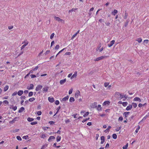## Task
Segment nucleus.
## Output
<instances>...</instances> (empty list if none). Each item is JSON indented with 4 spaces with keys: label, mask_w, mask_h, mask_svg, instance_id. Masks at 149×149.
Returning <instances> with one entry per match:
<instances>
[{
    "label": "nucleus",
    "mask_w": 149,
    "mask_h": 149,
    "mask_svg": "<svg viewBox=\"0 0 149 149\" xmlns=\"http://www.w3.org/2000/svg\"><path fill=\"white\" fill-rule=\"evenodd\" d=\"M117 13L118 11L117 10L115 9L114 10L113 12H112L111 14L113 15H115V14Z\"/></svg>",
    "instance_id": "obj_22"
},
{
    "label": "nucleus",
    "mask_w": 149,
    "mask_h": 149,
    "mask_svg": "<svg viewBox=\"0 0 149 149\" xmlns=\"http://www.w3.org/2000/svg\"><path fill=\"white\" fill-rule=\"evenodd\" d=\"M34 86L33 84H30L29 86H28L27 89L30 90L33 89V88Z\"/></svg>",
    "instance_id": "obj_12"
},
{
    "label": "nucleus",
    "mask_w": 149,
    "mask_h": 149,
    "mask_svg": "<svg viewBox=\"0 0 149 149\" xmlns=\"http://www.w3.org/2000/svg\"><path fill=\"white\" fill-rule=\"evenodd\" d=\"M100 57H98L97 58H96L95 59H94V61H99V60H101L100 59Z\"/></svg>",
    "instance_id": "obj_46"
},
{
    "label": "nucleus",
    "mask_w": 149,
    "mask_h": 149,
    "mask_svg": "<svg viewBox=\"0 0 149 149\" xmlns=\"http://www.w3.org/2000/svg\"><path fill=\"white\" fill-rule=\"evenodd\" d=\"M123 117L122 116H120L118 120L119 121H122L123 120Z\"/></svg>",
    "instance_id": "obj_52"
},
{
    "label": "nucleus",
    "mask_w": 149,
    "mask_h": 149,
    "mask_svg": "<svg viewBox=\"0 0 149 149\" xmlns=\"http://www.w3.org/2000/svg\"><path fill=\"white\" fill-rule=\"evenodd\" d=\"M101 141H105L104 137V136H102L101 137Z\"/></svg>",
    "instance_id": "obj_39"
},
{
    "label": "nucleus",
    "mask_w": 149,
    "mask_h": 149,
    "mask_svg": "<svg viewBox=\"0 0 149 149\" xmlns=\"http://www.w3.org/2000/svg\"><path fill=\"white\" fill-rule=\"evenodd\" d=\"M128 22H129V21H128V20H127V21L125 22V24L124 26L125 27H126L127 26Z\"/></svg>",
    "instance_id": "obj_43"
},
{
    "label": "nucleus",
    "mask_w": 149,
    "mask_h": 149,
    "mask_svg": "<svg viewBox=\"0 0 149 149\" xmlns=\"http://www.w3.org/2000/svg\"><path fill=\"white\" fill-rule=\"evenodd\" d=\"M97 102H95L93 103L91 105V107L92 108H97Z\"/></svg>",
    "instance_id": "obj_3"
},
{
    "label": "nucleus",
    "mask_w": 149,
    "mask_h": 149,
    "mask_svg": "<svg viewBox=\"0 0 149 149\" xmlns=\"http://www.w3.org/2000/svg\"><path fill=\"white\" fill-rule=\"evenodd\" d=\"M37 122L35 121V122H31V124L32 125H34L36 124H37Z\"/></svg>",
    "instance_id": "obj_45"
},
{
    "label": "nucleus",
    "mask_w": 149,
    "mask_h": 149,
    "mask_svg": "<svg viewBox=\"0 0 149 149\" xmlns=\"http://www.w3.org/2000/svg\"><path fill=\"white\" fill-rule=\"evenodd\" d=\"M54 35V33H53L50 36V37L51 39H52L53 38Z\"/></svg>",
    "instance_id": "obj_51"
},
{
    "label": "nucleus",
    "mask_w": 149,
    "mask_h": 149,
    "mask_svg": "<svg viewBox=\"0 0 149 149\" xmlns=\"http://www.w3.org/2000/svg\"><path fill=\"white\" fill-rule=\"evenodd\" d=\"M61 139V136H58L56 138V141L58 142L60 141Z\"/></svg>",
    "instance_id": "obj_27"
},
{
    "label": "nucleus",
    "mask_w": 149,
    "mask_h": 149,
    "mask_svg": "<svg viewBox=\"0 0 149 149\" xmlns=\"http://www.w3.org/2000/svg\"><path fill=\"white\" fill-rule=\"evenodd\" d=\"M8 86L7 85H6L4 88V91H7L8 89Z\"/></svg>",
    "instance_id": "obj_30"
},
{
    "label": "nucleus",
    "mask_w": 149,
    "mask_h": 149,
    "mask_svg": "<svg viewBox=\"0 0 149 149\" xmlns=\"http://www.w3.org/2000/svg\"><path fill=\"white\" fill-rule=\"evenodd\" d=\"M42 114V112L41 111H38L37 112V114L38 116Z\"/></svg>",
    "instance_id": "obj_56"
},
{
    "label": "nucleus",
    "mask_w": 149,
    "mask_h": 149,
    "mask_svg": "<svg viewBox=\"0 0 149 149\" xmlns=\"http://www.w3.org/2000/svg\"><path fill=\"white\" fill-rule=\"evenodd\" d=\"M109 83L105 82L104 83V84L105 87H107L109 85Z\"/></svg>",
    "instance_id": "obj_47"
},
{
    "label": "nucleus",
    "mask_w": 149,
    "mask_h": 149,
    "mask_svg": "<svg viewBox=\"0 0 149 149\" xmlns=\"http://www.w3.org/2000/svg\"><path fill=\"white\" fill-rule=\"evenodd\" d=\"M123 97H125V99H127V97L125 95H122V96H120V99H122Z\"/></svg>",
    "instance_id": "obj_28"
},
{
    "label": "nucleus",
    "mask_w": 149,
    "mask_h": 149,
    "mask_svg": "<svg viewBox=\"0 0 149 149\" xmlns=\"http://www.w3.org/2000/svg\"><path fill=\"white\" fill-rule=\"evenodd\" d=\"M23 93V91L22 90L19 91L17 93L18 95L19 96L21 95Z\"/></svg>",
    "instance_id": "obj_16"
},
{
    "label": "nucleus",
    "mask_w": 149,
    "mask_h": 149,
    "mask_svg": "<svg viewBox=\"0 0 149 149\" xmlns=\"http://www.w3.org/2000/svg\"><path fill=\"white\" fill-rule=\"evenodd\" d=\"M77 33H75V34H74L73 36L71 38V40H72L74 39V38L77 35Z\"/></svg>",
    "instance_id": "obj_48"
},
{
    "label": "nucleus",
    "mask_w": 149,
    "mask_h": 149,
    "mask_svg": "<svg viewBox=\"0 0 149 149\" xmlns=\"http://www.w3.org/2000/svg\"><path fill=\"white\" fill-rule=\"evenodd\" d=\"M59 102L58 100L56 101L55 102V103L56 105H58L59 104Z\"/></svg>",
    "instance_id": "obj_55"
},
{
    "label": "nucleus",
    "mask_w": 149,
    "mask_h": 149,
    "mask_svg": "<svg viewBox=\"0 0 149 149\" xmlns=\"http://www.w3.org/2000/svg\"><path fill=\"white\" fill-rule=\"evenodd\" d=\"M112 137L113 139H116L117 138V135L116 134H113L112 135Z\"/></svg>",
    "instance_id": "obj_32"
},
{
    "label": "nucleus",
    "mask_w": 149,
    "mask_h": 149,
    "mask_svg": "<svg viewBox=\"0 0 149 149\" xmlns=\"http://www.w3.org/2000/svg\"><path fill=\"white\" fill-rule=\"evenodd\" d=\"M74 101V98L73 97H70L69 101L70 102H73Z\"/></svg>",
    "instance_id": "obj_31"
},
{
    "label": "nucleus",
    "mask_w": 149,
    "mask_h": 149,
    "mask_svg": "<svg viewBox=\"0 0 149 149\" xmlns=\"http://www.w3.org/2000/svg\"><path fill=\"white\" fill-rule=\"evenodd\" d=\"M128 146V144L127 143L125 145V146H124L123 147V149H127V148Z\"/></svg>",
    "instance_id": "obj_36"
},
{
    "label": "nucleus",
    "mask_w": 149,
    "mask_h": 149,
    "mask_svg": "<svg viewBox=\"0 0 149 149\" xmlns=\"http://www.w3.org/2000/svg\"><path fill=\"white\" fill-rule=\"evenodd\" d=\"M59 48V45H57L55 47V49L56 50L58 49Z\"/></svg>",
    "instance_id": "obj_50"
},
{
    "label": "nucleus",
    "mask_w": 149,
    "mask_h": 149,
    "mask_svg": "<svg viewBox=\"0 0 149 149\" xmlns=\"http://www.w3.org/2000/svg\"><path fill=\"white\" fill-rule=\"evenodd\" d=\"M65 48H63V49H62L61 50V51H60L58 52V53L57 54V55H58L60 53H61V52H63L65 49Z\"/></svg>",
    "instance_id": "obj_60"
},
{
    "label": "nucleus",
    "mask_w": 149,
    "mask_h": 149,
    "mask_svg": "<svg viewBox=\"0 0 149 149\" xmlns=\"http://www.w3.org/2000/svg\"><path fill=\"white\" fill-rule=\"evenodd\" d=\"M77 9V8H72L71 10H69V12H72L73 11H75V10H76Z\"/></svg>",
    "instance_id": "obj_38"
},
{
    "label": "nucleus",
    "mask_w": 149,
    "mask_h": 149,
    "mask_svg": "<svg viewBox=\"0 0 149 149\" xmlns=\"http://www.w3.org/2000/svg\"><path fill=\"white\" fill-rule=\"evenodd\" d=\"M24 108L23 107H22L18 111V112L19 113H22V112H23L24 110Z\"/></svg>",
    "instance_id": "obj_18"
},
{
    "label": "nucleus",
    "mask_w": 149,
    "mask_h": 149,
    "mask_svg": "<svg viewBox=\"0 0 149 149\" xmlns=\"http://www.w3.org/2000/svg\"><path fill=\"white\" fill-rule=\"evenodd\" d=\"M134 100L135 101H139V102H141V100L140 99L139 97H135L134 98Z\"/></svg>",
    "instance_id": "obj_10"
},
{
    "label": "nucleus",
    "mask_w": 149,
    "mask_h": 149,
    "mask_svg": "<svg viewBox=\"0 0 149 149\" xmlns=\"http://www.w3.org/2000/svg\"><path fill=\"white\" fill-rule=\"evenodd\" d=\"M54 19L56 21H62L63 20L62 19H61L59 17H57L56 16L54 17Z\"/></svg>",
    "instance_id": "obj_19"
},
{
    "label": "nucleus",
    "mask_w": 149,
    "mask_h": 149,
    "mask_svg": "<svg viewBox=\"0 0 149 149\" xmlns=\"http://www.w3.org/2000/svg\"><path fill=\"white\" fill-rule=\"evenodd\" d=\"M27 120L29 122H31L34 120V119L28 117L27 119Z\"/></svg>",
    "instance_id": "obj_26"
},
{
    "label": "nucleus",
    "mask_w": 149,
    "mask_h": 149,
    "mask_svg": "<svg viewBox=\"0 0 149 149\" xmlns=\"http://www.w3.org/2000/svg\"><path fill=\"white\" fill-rule=\"evenodd\" d=\"M33 92H30L29 93V97H30L31 96L33 95Z\"/></svg>",
    "instance_id": "obj_42"
},
{
    "label": "nucleus",
    "mask_w": 149,
    "mask_h": 149,
    "mask_svg": "<svg viewBox=\"0 0 149 149\" xmlns=\"http://www.w3.org/2000/svg\"><path fill=\"white\" fill-rule=\"evenodd\" d=\"M48 100L51 103H52L54 101V99L53 97L51 98L49 97L48 98Z\"/></svg>",
    "instance_id": "obj_11"
},
{
    "label": "nucleus",
    "mask_w": 149,
    "mask_h": 149,
    "mask_svg": "<svg viewBox=\"0 0 149 149\" xmlns=\"http://www.w3.org/2000/svg\"><path fill=\"white\" fill-rule=\"evenodd\" d=\"M130 113L129 112H126L124 113L123 115L125 116V118H127L128 116Z\"/></svg>",
    "instance_id": "obj_17"
},
{
    "label": "nucleus",
    "mask_w": 149,
    "mask_h": 149,
    "mask_svg": "<svg viewBox=\"0 0 149 149\" xmlns=\"http://www.w3.org/2000/svg\"><path fill=\"white\" fill-rule=\"evenodd\" d=\"M46 137V136L44 134H42L41 137L42 138H44Z\"/></svg>",
    "instance_id": "obj_53"
},
{
    "label": "nucleus",
    "mask_w": 149,
    "mask_h": 149,
    "mask_svg": "<svg viewBox=\"0 0 149 149\" xmlns=\"http://www.w3.org/2000/svg\"><path fill=\"white\" fill-rule=\"evenodd\" d=\"M132 107V105L130 104L128 105L126 108V110L127 111L130 110Z\"/></svg>",
    "instance_id": "obj_8"
},
{
    "label": "nucleus",
    "mask_w": 149,
    "mask_h": 149,
    "mask_svg": "<svg viewBox=\"0 0 149 149\" xmlns=\"http://www.w3.org/2000/svg\"><path fill=\"white\" fill-rule=\"evenodd\" d=\"M127 16H128L127 13H126L125 12V15H124V19H126L127 17Z\"/></svg>",
    "instance_id": "obj_35"
},
{
    "label": "nucleus",
    "mask_w": 149,
    "mask_h": 149,
    "mask_svg": "<svg viewBox=\"0 0 149 149\" xmlns=\"http://www.w3.org/2000/svg\"><path fill=\"white\" fill-rule=\"evenodd\" d=\"M49 88V87L47 86H46L43 88L42 89L43 92L44 93L47 92L48 91Z\"/></svg>",
    "instance_id": "obj_6"
},
{
    "label": "nucleus",
    "mask_w": 149,
    "mask_h": 149,
    "mask_svg": "<svg viewBox=\"0 0 149 149\" xmlns=\"http://www.w3.org/2000/svg\"><path fill=\"white\" fill-rule=\"evenodd\" d=\"M88 114H89V112H86V113L85 114H84L83 115V116L84 117H85L86 116H88Z\"/></svg>",
    "instance_id": "obj_40"
},
{
    "label": "nucleus",
    "mask_w": 149,
    "mask_h": 149,
    "mask_svg": "<svg viewBox=\"0 0 149 149\" xmlns=\"http://www.w3.org/2000/svg\"><path fill=\"white\" fill-rule=\"evenodd\" d=\"M3 102L4 103L6 104H8V102L7 100H4L3 101Z\"/></svg>",
    "instance_id": "obj_64"
},
{
    "label": "nucleus",
    "mask_w": 149,
    "mask_h": 149,
    "mask_svg": "<svg viewBox=\"0 0 149 149\" xmlns=\"http://www.w3.org/2000/svg\"><path fill=\"white\" fill-rule=\"evenodd\" d=\"M89 119V118H87L85 119H84L83 120H82V122L83 123H84V122H85L86 121L88 120Z\"/></svg>",
    "instance_id": "obj_49"
},
{
    "label": "nucleus",
    "mask_w": 149,
    "mask_h": 149,
    "mask_svg": "<svg viewBox=\"0 0 149 149\" xmlns=\"http://www.w3.org/2000/svg\"><path fill=\"white\" fill-rule=\"evenodd\" d=\"M110 103V102L108 101H106L104 102L103 103V105H109Z\"/></svg>",
    "instance_id": "obj_21"
},
{
    "label": "nucleus",
    "mask_w": 149,
    "mask_h": 149,
    "mask_svg": "<svg viewBox=\"0 0 149 149\" xmlns=\"http://www.w3.org/2000/svg\"><path fill=\"white\" fill-rule=\"evenodd\" d=\"M31 78H34L36 77V76L34 74H31Z\"/></svg>",
    "instance_id": "obj_62"
},
{
    "label": "nucleus",
    "mask_w": 149,
    "mask_h": 149,
    "mask_svg": "<svg viewBox=\"0 0 149 149\" xmlns=\"http://www.w3.org/2000/svg\"><path fill=\"white\" fill-rule=\"evenodd\" d=\"M42 87V86L40 85H38L36 88V91H38L39 90L41 89Z\"/></svg>",
    "instance_id": "obj_4"
},
{
    "label": "nucleus",
    "mask_w": 149,
    "mask_h": 149,
    "mask_svg": "<svg viewBox=\"0 0 149 149\" xmlns=\"http://www.w3.org/2000/svg\"><path fill=\"white\" fill-rule=\"evenodd\" d=\"M115 96L117 98H120V96H122V94L119 92H116L115 94Z\"/></svg>",
    "instance_id": "obj_2"
},
{
    "label": "nucleus",
    "mask_w": 149,
    "mask_h": 149,
    "mask_svg": "<svg viewBox=\"0 0 149 149\" xmlns=\"http://www.w3.org/2000/svg\"><path fill=\"white\" fill-rule=\"evenodd\" d=\"M55 139V137L54 136H51L49 137L48 139V140L49 141H51L52 139Z\"/></svg>",
    "instance_id": "obj_15"
},
{
    "label": "nucleus",
    "mask_w": 149,
    "mask_h": 149,
    "mask_svg": "<svg viewBox=\"0 0 149 149\" xmlns=\"http://www.w3.org/2000/svg\"><path fill=\"white\" fill-rule=\"evenodd\" d=\"M136 40L138 41L139 43H141L142 42V40L141 38H137Z\"/></svg>",
    "instance_id": "obj_29"
},
{
    "label": "nucleus",
    "mask_w": 149,
    "mask_h": 149,
    "mask_svg": "<svg viewBox=\"0 0 149 149\" xmlns=\"http://www.w3.org/2000/svg\"><path fill=\"white\" fill-rule=\"evenodd\" d=\"M71 54V53L70 52H67L65 53V55H70Z\"/></svg>",
    "instance_id": "obj_63"
},
{
    "label": "nucleus",
    "mask_w": 149,
    "mask_h": 149,
    "mask_svg": "<svg viewBox=\"0 0 149 149\" xmlns=\"http://www.w3.org/2000/svg\"><path fill=\"white\" fill-rule=\"evenodd\" d=\"M28 136L26 135V136H24L23 137V138L25 139H27L28 138Z\"/></svg>",
    "instance_id": "obj_54"
},
{
    "label": "nucleus",
    "mask_w": 149,
    "mask_h": 149,
    "mask_svg": "<svg viewBox=\"0 0 149 149\" xmlns=\"http://www.w3.org/2000/svg\"><path fill=\"white\" fill-rule=\"evenodd\" d=\"M132 104L133 107L134 108H136L137 106V104L136 103L133 102L132 103Z\"/></svg>",
    "instance_id": "obj_37"
},
{
    "label": "nucleus",
    "mask_w": 149,
    "mask_h": 149,
    "mask_svg": "<svg viewBox=\"0 0 149 149\" xmlns=\"http://www.w3.org/2000/svg\"><path fill=\"white\" fill-rule=\"evenodd\" d=\"M80 95V93L79 91V90H77L76 92V93L75 94V97L76 98H77L78 96Z\"/></svg>",
    "instance_id": "obj_9"
},
{
    "label": "nucleus",
    "mask_w": 149,
    "mask_h": 149,
    "mask_svg": "<svg viewBox=\"0 0 149 149\" xmlns=\"http://www.w3.org/2000/svg\"><path fill=\"white\" fill-rule=\"evenodd\" d=\"M19 130L18 129H15V130H13V132L14 133L16 132H18Z\"/></svg>",
    "instance_id": "obj_41"
},
{
    "label": "nucleus",
    "mask_w": 149,
    "mask_h": 149,
    "mask_svg": "<svg viewBox=\"0 0 149 149\" xmlns=\"http://www.w3.org/2000/svg\"><path fill=\"white\" fill-rule=\"evenodd\" d=\"M69 96H67L66 97H64L62 99V100L63 101H66L68 100L69 98Z\"/></svg>",
    "instance_id": "obj_20"
},
{
    "label": "nucleus",
    "mask_w": 149,
    "mask_h": 149,
    "mask_svg": "<svg viewBox=\"0 0 149 149\" xmlns=\"http://www.w3.org/2000/svg\"><path fill=\"white\" fill-rule=\"evenodd\" d=\"M97 109L98 111H101L102 108L101 107V105L100 104L98 105V106H97Z\"/></svg>",
    "instance_id": "obj_13"
},
{
    "label": "nucleus",
    "mask_w": 149,
    "mask_h": 149,
    "mask_svg": "<svg viewBox=\"0 0 149 149\" xmlns=\"http://www.w3.org/2000/svg\"><path fill=\"white\" fill-rule=\"evenodd\" d=\"M24 43L21 47V50L24 49L29 43V42L27 40H25L22 43V44Z\"/></svg>",
    "instance_id": "obj_1"
},
{
    "label": "nucleus",
    "mask_w": 149,
    "mask_h": 149,
    "mask_svg": "<svg viewBox=\"0 0 149 149\" xmlns=\"http://www.w3.org/2000/svg\"><path fill=\"white\" fill-rule=\"evenodd\" d=\"M111 128V126H109L108 128L104 131V132H109V129Z\"/></svg>",
    "instance_id": "obj_24"
},
{
    "label": "nucleus",
    "mask_w": 149,
    "mask_h": 149,
    "mask_svg": "<svg viewBox=\"0 0 149 149\" xmlns=\"http://www.w3.org/2000/svg\"><path fill=\"white\" fill-rule=\"evenodd\" d=\"M35 100V98L34 97H32L29 99V102H32Z\"/></svg>",
    "instance_id": "obj_34"
},
{
    "label": "nucleus",
    "mask_w": 149,
    "mask_h": 149,
    "mask_svg": "<svg viewBox=\"0 0 149 149\" xmlns=\"http://www.w3.org/2000/svg\"><path fill=\"white\" fill-rule=\"evenodd\" d=\"M38 68V66H37L35 68L33 69V71H34L37 70Z\"/></svg>",
    "instance_id": "obj_61"
},
{
    "label": "nucleus",
    "mask_w": 149,
    "mask_h": 149,
    "mask_svg": "<svg viewBox=\"0 0 149 149\" xmlns=\"http://www.w3.org/2000/svg\"><path fill=\"white\" fill-rule=\"evenodd\" d=\"M50 125H53L54 124V122L53 121H50L49 122Z\"/></svg>",
    "instance_id": "obj_57"
},
{
    "label": "nucleus",
    "mask_w": 149,
    "mask_h": 149,
    "mask_svg": "<svg viewBox=\"0 0 149 149\" xmlns=\"http://www.w3.org/2000/svg\"><path fill=\"white\" fill-rule=\"evenodd\" d=\"M100 57V59L101 60H102V59H103L107 58L108 57V56H105L104 55V56H101Z\"/></svg>",
    "instance_id": "obj_25"
},
{
    "label": "nucleus",
    "mask_w": 149,
    "mask_h": 149,
    "mask_svg": "<svg viewBox=\"0 0 149 149\" xmlns=\"http://www.w3.org/2000/svg\"><path fill=\"white\" fill-rule=\"evenodd\" d=\"M66 79H65L63 80H61L60 81V83L62 85L64 84L66 81Z\"/></svg>",
    "instance_id": "obj_14"
},
{
    "label": "nucleus",
    "mask_w": 149,
    "mask_h": 149,
    "mask_svg": "<svg viewBox=\"0 0 149 149\" xmlns=\"http://www.w3.org/2000/svg\"><path fill=\"white\" fill-rule=\"evenodd\" d=\"M77 75V71L74 72V74L71 77V79H72L76 77Z\"/></svg>",
    "instance_id": "obj_7"
},
{
    "label": "nucleus",
    "mask_w": 149,
    "mask_h": 149,
    "mask_svg": "<svg viewBox=\"0 0 149 149\" xmlns=\"http://www.w3.org/2000/svg\"><path fill=\"white\" fill-rule=\"evenodd\" d=\"M79 114L77 113H76L75 114H73L72 115V116H73L74 118H76L77 117H76V115H79Z\"/></svg>",
    "instance_id": "obj_59"
},
{
    "label": "nucleus",
    "mask_w": 149,
    "mask_h": 149,
    "mask_svg": "<svg viewBox=\"0 0 149 149\" xmlns=\"http://www.w3.org/2000/svg\"><path fill=\"white\" fill-rule=\"evenodd\" d=\"M19 118L18 117H16L11 122L13 123H14L16 121L18 120V119Z\"/></svg>",
    "instance_id": "obj_23"
},
{
    "label": "nucleus",
    "mask_w": 149,
    "mask_h": 149,
    "mask_svg": "<svg viewBox=\"0 0 149 149\" xmlns=\"http://www.w3.org/2000/svg\"><path fill=\"white\" fill-rule=\"evenodd\" d=\"M127 104L128 103L127 102H124L122 103V105L124 107L126 106L127 105Z\"/></svg>",
    "instance_id": "obj_33"
},
{
    "label": "nucleus",
    "mask_w": 149,
    "mask_h": 149,
    "mask_svg": "<svg viewBox=\"0 0 149 149\" xmlns=\"http://www.w3.org/2000/svg\"><path fill=\"white\" fill-rule=\"evenodd\" d=\"M115 42V40H113L111 41L109 44H108V45L109 47H111L114 44Z\"/></svg>",
    "instance_id": "obj_5"
},
{
    "label": "nucleus",
    "mask_w": 149,
    "mask_h": 149,
    "mask_svg": "<svg viewBox=\"0 0 149 149\" xmlns=\"http://www.w3.org/2000/svg\"><path fill=\"white\" fill-rule=\"evenodd\" d=\"M17 139L19 141H21L22 139L21 137L19 136H17Z\"/></svg>",
    "instance_id": "obj_44"
},
{
    "label": "nucleus",
    "mask_w": 149,
    "mask_h": 149,
    "mask_svg": "<svg viewBox=\"0 0 149 149\" xmlns=\"http://www.w3.org/2000/svg\"><path fill=\"white\" fill-rule=\"evenodd\" d=\"M72 89H70L69 90V93H68L69 94H71L72 93Z\"/></svg>",
    "instance_id": "obj_58"
}]
</instances>
